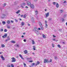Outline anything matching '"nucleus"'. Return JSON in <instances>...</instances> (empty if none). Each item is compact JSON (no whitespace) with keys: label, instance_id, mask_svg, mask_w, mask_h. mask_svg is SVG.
<instances>
[{"label":"nucleus","instance_id":"obj_9","mask_svg":"<svg viewBox=\"0 0 67 67\" xmlns=\"http://www.w3.org/2000/svg\"><path fill=\"white\" fill-rule=\"evenodd\" d=\"M24 52L25 54H26L27 53V51L26 50H25V51H24Z\"/></svg>","mask_w":67,"mask_h":67},{"label":"nucleus","instance_id":"obj_12","mask_svg":"<svg viewBox=\"0 0 67 67\" xmlns=\"http://www.w3.org/2000/svg\"><path fill=\"white\" fill-rule=\"evenodd\" d=\"M11 42L12 43H15L16 42L14 41H11Z\"/></svg>","mask_w":67,"mask_h":67},{"label":"nucleus","instance_id":"obj_48","mask_svg":"<svg viewBox=\"0 0 67 67\" xmlns=\"http://www.w3.org/2000/svg\"><path fill=\"white\" fill-rule=\"evenodd\" d=\"M7 28H8V29H10V26H8Z\"/></svg>","mask_w":67,"mask_h":67},{"label":"nucleus","instance_id":"obj_36","mask_svg":"<svg viewBox=\"0 0 67 67\" xmlns=\"http://www.w3.org/2000/svg\"><path fill=\"white\" fill-rule=\"evenodd\" d=\"M3 7H4L5 5H6V4L4 3L3 5Z\"/></svg>","mask_w":67,"mask_h":67},{"label":"nucleus","instance_id":"obj_47","mask_svg":"<svg viewBox=\"0 0 67 67\" xmlns=\"http://www.w3.org/2000/svg\"><path fill=\"white\" fill-rule=\"evenodd\" d=\"M3 15L4 16H5V14H3Z\"/></svg>","mask_w":67,"mask_h":67},{"label":"nucleus","instance_id":"obj_19","mask_svg":"<svg viewBox=\"0 0 67 67\" xmlns=\"http://www.w3.org/2000/svg\"><path fill=\"white\" fill-rule=\"evenodd\" d=\"M7 24H10V21L9 20H8L7 21Z\"/></svg>","mask_w":67,"mask_h":67},{"label":"nucleus","instance_id":"obj_61","mask_svg":"<svg viewBox=\"0 0 67 67\" xmlns=\"http://www.w3.org/2000/svg\"><path fill=\"white\" fill-rule=\"evenodd\" d=\"M27 59H30V58H27Z\"/></svg>","mask_w":67,"mask_h":67},{"label":"nucleus","instance_id":"obj_17","mask_svg":"<svg viewBox=\"0 0 67 67\" xmlns=\"http://www.w3.org/2000/svg\"><path fill=\"white\" fill-rule=\"evenodd\" d=\"M39 23L40 25V27L41 26H42V24L41 23V22H39Z\"/></svg>","mask_w":67,"mask_h":67},{"label":"nucleus","instance_id":"obj_35","mask_svg":"<svg viewBox=\"0 0 67 67\" xmlns=\"http://www.w3.org/2000/svg\"><path fill=\"white\" fill-rule=\"evenodd\" d=\"M48 26V25H47V24H46V27H47Z\"/></svg>","mask_w":67,"mask_h":67},{"label":"nucleus","instance_id":"obj_50","mask_svg":"<svg viewBox=\"0 0 67 67\" xmlns=\"http://www.w3.org/2000/svg\"><path fill=\"white\" fill-rule=\"evenodd\" d=\"M21 17H23V15H21Z\"/></svg>","mask_w":67,"mask_h":67},{"label":"nucleus","instance_id":"obj_54","mask_svg":"<svg viewBox=\"0 0 67 67\" xmlns=\"http://www.w3.org/2000/svg\"><path fill=\"white\" fill-rule=\"evenodd\" d=\"M64 19L63 18L62 19V21H64Z\"/></svg>","mask_w":67,"mask_h":67},{"label":"nucleus","instance_id":"obj_46","mask_svg":"<svg viewBox=\"0 0 67 67\" xmlns=\"http://www.w3.org/2000/svg\"><path fill=\"white\" fill-rule=\"evenodd\" d=\"M55 59H57V57H55Z\"/></svg>","mask_w":67,"mask_h":67},{"label":"nucleus","instance_id":"obj_4","mask_svg":"<svg viewBox=\"0 0 67 67\" xmlns=\"http://www.w3.org/2000/svg\"><path fill=\"white\" fill-rule=\"evenodd\" d=\"M46 15V18H47L48 16H49V12H48L47 13L45 14Z\"/></svg>","mask_w":67,"mask_h":67},{"label":"nucleus","instance_id":"obj_30","mask_svg":"<svg viewBox=\"0 0 67 67\" xmlns=\"http://www.w3.org/2000/svg\"><path fill=\"white\" fill-rule=\"evenodd\" d=\"M24 23L23 22L21 23V25H24Z\"/></svg>","mask_w":67,"mask_h":67},{"label":"nucleus","instance_id":"obj_23","mask_svg":"<svg viewBox=\"0 0 67 67\" xmlns=\"http://www.w3.org/2000/svg\"><path fill=\"white\" fill-rule=\"evenodd\" d=\"M35 46H33V49L34 51H35V50H36V49L35 48Z\"/></svg>","mask_w":67,"mask_h":67},{"label":"nucleus","instance_id":"obj_29","mask_svg":"<svg viewBox=\"0 0 67 67\" xmlns=\"http://www.w3.org/2000/svg\"><path fill=\"white\" fill-rule=\"evenodd\" d=\"M26 14H25L24 16V18H26Z\"/></svg>","mask_w":67,"mask_h":67},{"label":"nucleus","instance_id":"obj_41","mask_svg":"<svg viewBox=\"0 0 67 67\" xmlns=\"http://www.w3.org/2000/svg\"><path fill=\"white\" fill-rule=\"evenodd\" d=\"M40 63L39 62H37V64H38H38H39Z\"/></svg>","mask_w":67,"mask_h":67},{"label":"nucleus","instance_id":"obj_31","mask_svg":"<svg viewBox=\"0 0 67 67\" xmlns=\"http://www.w3.org/2000/svg\"><path fill=\"white\" fill-rule=\"evenodd\" d=\"M58 47H59L60 48H61V46H60V45H59V44H58Z\"/></svg>","mask_w":67,"mask_h":67},{"label":"nucleus","instance_id":"obj_43","mask_svg":"<svg viewBox=\"0 0 67 67\" xmlns=\"http://www.w3.org/2000/svg\"><path fill=\"white\" fill-rule=\"evenodd\" d=\"M52 20V18H50L48 20L49 21H50V20Z\"/></svg>","mask_w":67,"mask_h":67},{"label":"nucleus","instance_id":"obj_18","mask_svg":"<svg viewBox=\"0 0 67 67\" xmlns=\"http://www.w3.org/2000/svg\"><path fill=\"white\" fill-rule=\"evenodd\" d=\"M43 37V38H46V36L44 35H42Z\"/></svg>","mask_w":67,"mask_h":67},{"label":"nucleus","instance_id":"obj_2","mask_svg":"<svg viewBox=\"0 0 67 67\" xmlns=\"http://www.w3.org/2000/svg\"><path fill=\"white\" fill-rule=\"evenodd\" d=\"M27 5L29 6L31 5V2L29 1H27Z\"/></svg>","mask_w":67,"mask_h":67},{"label":"nucleus","instance_id":"obj_58","mask_svg":"<svg viewBox=\"0 0 67 67\" xmlns=\"http://www.w3.org/2000/svg\"><path fill=\"white\" fill-rule=\"evenodd\" d=\"M55 40H55V39H53V41H55Z\"/></svg>","mask_w":67,"mask_h":67},{"label":"nucleus","instance_id":"obj_63","mask_svg":"<svg viewBox=\"0 0 67 67\" xmlns=\"http://www.w3.org/2000/svg\"><path fill=\"white\" fill-rule=\"evenodd\" d=\"M22 37H24V36L22 35Z\"/></svg>","mask_w":67,"mask_h":67},{"label":"nucleus","instance_id":"obj_45","mask_svg":"<svg viewBox=\"0 0 67 67\" xmlns=\"http://www.w3.org/2000/svg\"><path fill=\"white\" fill-rule=\"evenodd\" d=\"M53 37H56V36H54V35H53Z\"/></svg>","mask_w":67,"mask_h":67},{"label":"nucleus","instance_id":"obj_60","mask_svg":"<svg viewBox=\"0 0 67 67\" xmlns=\"http://www.w3.org/2000/svg\"><path fill=\"white\" fill-rule=\"evenodd\" d=\"M10 38H8V39H7V40H10Z\"/></svg>","mask_w":67,"mask_h":67},{"label":"nucleus","instance_id":"obj_39","mask_svg":"<svg viewBox=\"0 0 67 67\" xmlns=\"http://www.w3.org/2000/svg\"><path fill=\"white\" fill-rule=\"evenodd\" d=\"M15 22H18V20H16V19H15Z\"/></svg>","mask_w":67,"mask_h":67},{"label":"nucleus","instance_id":"obj_16","mask_svg":"<svg viewBox=\"0 0 67 67\" xmlns=\"http://www.w3.org/2000/svg\"><path fill=\"white\" fill-rule=\"evenodd\" d=\"M56 7L57 8H58L59 7V4L57 3L56 4Z\"/></svg>","mask_w":67,"mask_h":67},{"label":"nucleus","instance_id":"obj_1","mask_svg":"<svg viewBox=\"0 0 67 67\" xmlns=\"http://www.w3.org/2000/svg\"><path fill=\"white\" fill-rule=\"evenodd\" d=\"M11 59H12V60L11 61L12 62H16V60L15 59V58H14V57L12 58H11Z\"/></svg>","mask_w":67,"mask_h":67},{"label":"nucleus","instance_id":"obj_34","mask_svg":"<svg viewBox=\"0 0 67 67\" xmlns=\"http://www.w3.org/2000/svg\"><path fill=\"white\" fill-rule=\"evenodd\" d=\"M11 66L12 67H14V66L13 65V64H11Z\"/></svg>","mask_w":67,"mask_h":67},{"label":"nucleus","instance_id":"obj_42","mask_svg":"<svg viewBox=\"0 0 67 67\" xmlns=\"http://www.w3.org/2000/svg\"><path fill=\"white\" fill-rule=\"evenodd\" d=\"M53 4L54 5H55L56 4V3L55 2H53Z\"/></svg>","mask_w":67,"mask_h":67},{"label":"nucleus","instance_id":"obj_64","mask_svg":"<svg viewBox=\"0 0 67 67\" xmlns=\"http://www.w3.org/2000/svg\"><path fill=\"white\" fill-rule=\"evenodd\" d=\"M30 59H32V58L31 57H30V58H29Z\"/></svg>","mask_w":67,"mask_h":67},{"label":"nucleus","instance_id":"obj_56","mask_svg":"<svg viewBox=\"0 0 67 67\" xmlns=\"http://www.w3.org/2000/svg\"><path fill=\"white\" fill-rule=\"evenodd\" d=\"M66 1H64V3H66Z\"/></svg>","mask_w":67,"mask_h":67},{"label":"nucleus","instance_id":"obj_27","mask_svg":"<svg viewBox=\"0 0 67 67\" xmlns=\"http://www.w3.org/2000/svg\"><path fill=\"white\" fill-rule=\"evenodd\" d=\"M5 46H4V44H3L1 46L2 47H3V48Z\"/></svg>","mask_w":67,"mask_h":67},{"label":"nucleus","instance_id":"obj_15","mask_svg":"<svg viewBox=\"0 0 67 67\" xmlns=\"http://www.w3.org/2000/svg\"><path fill=\"white\" fill-rule=\"evenodd\" d=\"M15 47H19V44H16L15 45Z\"/></svg>","mask_w":67,"mask_h":67},{"label":"nucleus","instance_id":"obj_37","mask_svg":"<svg viewBox=\"0 0 67 67\" xmlns=\"http://www.w3.org/2000/svg\"><path fill=\"white\" fill-rule=\"evenodd\" d=\"M33 66H34L35 65V63H33L32 64V66H33Z\"/></svg>","mask_w":67,"mask_h":67},{"label":"nucleus","instance_id":"obj_40","mask_svg":"<svg viewBox=\"0 0 67 67\" xmlns=\"http://www.w3.org/2000/svg\"><path fill=\"white\" fill-rule=\"evenodd\" d=\"M29 62L30 63H32V62H33V61L32 60H30L29 61Z\"/></svg>","mask_w":67,"mask_h":67},{"label":"nucleus","instance_id":"obj_14","mask_svg":"<svg viewBox=\"0 0 67 67\" xmlns=\"http://www.w3.org/2000/svg\"><path fill=\"white\" fill-rule=\"evenodd\" d=\"M33 44H35V42L34 41V40H32Z\"/></svg>","mask_w":67,"mask_h":67},{"label":"nucleus","instance_id":"obj_55","mask_svg":"<svg viewBox=\"0 0 67 67\" xmlns=\"http://www.w3.org/2000/svg\"><path fill=\"white\" fill-rule=\"evenodd\" d=\"M32 54H33V55H34L35 54V53H32Z\"/></svg>","mask_w":67,"mask_h":67},{"label":"nucleus","instance_id":"obj_20","mask_svg":"<svg viewBox=\"0 0 67 67\" xmlns=\"http://www.w3.org/2000/svg\"><path fill=\"white\" fill-rule=\"evenodd\" d=\"M24 67H27V66H26V64L25 63H24Z\"/></svg>","mask_w":67,"mask_h":67},{"label":"nucleus","instance_id":"obj_5","mask_svg":"<svg viewBox=\"0 0 67 67\" xmlns=\"http://www.w3.org/2000/svg\"><path fill=\"white\" fill-rule=\"evenodd\" d=\"M35 32L37 34H39L40 33V32L37 30H35Z\"/></svg>","mask_w":67,"mask_h":67},{"label":"nucleus","instance_id":"obj_26","mask_svg":"<svg viewBox=\"0 0 67 67\" xmlns=\"http://www.w3.org/2000/svg\"><path fill=\"white\" fill-rule=\"evenodd\" d=\"M2 23H3V24H5V22L4 21H3L2 22Z\"/></svg>","mask_w":67,"mask_h":67},{"label":"nucleus","instance_id":"obj_7","mask_svg":"<svg viewBox=\"0 0 67 67\" xmlns=\"http://www.w3.org/2000/svg\"><path fill=\"white\" fill-rule=\"evenodd\" d=\"M44 63H48V60L47 59H45Z\"/></svg>","mask_w":67,"mask_h":67},{"label":"nucleus","instance_id":"obj_38","mask_svg":"<svg viewBox=\"0 0 67 67\" xmlns=\"http://www.w3.org/2000/svg\"><path fill=\"white\" fill-rule=\"evenodd\" d=\"M52 46L53 47H54V44H52Z\"/></svg>","mask_w":67,"mask_h":67},{"label":"nucleus","instance_id":"obj_32","mask_svg":"<svg viewBox=\"0 0 67 67\" xmlns=\"http://www.w3.org/2000/svg\"><path fill=\"white\" fill-rule=\"evenodd\" d=\"M4 32H7V29H4Z\"/></svg>","mask_w":67,"mask_h":67},{"label":"nucleus","instance_id":"obj_21","mask_svg":"<svg viewBox=\"0 0 67 67\" xmlns=\"http://www.w3.org/2000/svg\"><path fill=\"white\" fill-rule=\"evenodd\" d=\"M20 12V10H18L17 11V12H16V13L17 14H18V13H19Z\"/></svg>","mask_w":67,"mask_h":67},{"label":"nucleus","instance_id":"obj_59","mask_svg":"<svg viewBox=\"0 0 67 67\" xmlns=\"http://www.w3.org/2000/svg\"><path fill=\"white\" fill-rule=\"evenodd\" d=\"M23 34H24V35L25 34V32L23 33Z\"/></svg>","mask_w":67,"mask_h":67},{"label":"nucleus","instance_id":"obj_22","mask_svg":"<svg viewBox=\"0 0 67 67\" xmlns=\"http://www.w3.org/2000/svg\"><path fill=\"white\" fill-rule=\"evenodd\" d=\"M37 13H38L37 11H35V14L36 15H37Z\"/></svg>","mask_w":67,"mask_h":67},{"label":"nucleus","instance_id":"obj_24","mask_svg":"<svg viewBox=\"0 0 67 67\" xmlns=\"http://www.w3.org/2000/svg\"><path fill=\"white\" fill-rule=\"evenodd\" d=\"M3 29H0V32H2V31H3Z\"/></svg>","mask_w":67,"mask_h":67},{"label":"nucleus","instance_id":"obj_11","mask_svg":"<svg viewBox=\"0 0 67 67\" xmlns=\"http://www.w3.org/2000/svg\"><path fill=\"white\" fill-rule=\"evenodd\" d=\"M1 57L2 58V60H4L5 59H4V57H3V56L2 55L1 56Z\"/></svg>","mask_w":67,"mask_h":67},{"label":"nucleus","instance_id":"obj_53","mask_svg":"<svg viewBox=\"0 0 67 67\" xmlns=\"http://www.w3.org/2000/svg\"><path fill=\"white\" fill-rule=\"evenodd\" d=\"M8 67H11V66L9 65H8Z\"/></svg>","mask_w":67,"mask_h":67},{"label":"nucleus","instance_id":"obj_10","mask_svg":"<svg viewBox=\"0 0 67 67\" xmlns=\"http://www.w3.org/2000/svg\"><path fill=\"white\" fill-rule=\"evenodd\" d=\"M19 56L21 57V58L22 59H24V58H23V57H22V55L21 54H20L19 55Z\"/></svg>","mask_w":67,"mask_h":67},{"label":"nucleus","instance_id":"obj_33","mask_svg":"<svg viewBox=\"0 0 67 67\" xmlns=\"http://www.w3.org/2000/svg\"><path fill=\"white\" fill-rule=\"evenodd\" d=\"M37 30V28L36 27L35 28V30Z\"/></svg>","mask_w":67,"mask_h":67},{"label":"nucleus","instance_id":"obj_6","mask_svg":"<svg viewBox=\"0 0 67 67\" xmlns=\"http://www.w3.org/2000/svg\"><path fill=\"white\" fill-rule=\"evenodd\" d=\"M30 7L31 8L34 9V5L33 4H31L30 5Z\"/></svg>","mask_w":67,"mask_h":67},{"label":"nucleus","instance_id":"obj_28","mask_svg":"<svg viewBox=\"0 0 67 67\" xmlns=\"http://www.w3.org/2000/svg\"><path fill=\"white\" fill-rule=\"evenodd\" d=\"M52 62V60L50 59V61H48V63H51V62Z\"/></svg>","mask_w":67,"mask_h":67},{"label":"nucleus","instance_id":"obj_3","mask_svg":"<svg viewBox=\"0 0 67 67\" xmlns=\"http://www.w3.org/2000/svg\"><path fill=\"white\" fill-rule=\"evenodd\" d=\"M25 5H26V3H23L21 5V7H22V8H24V7H23V6H25Z\"/></svg>","mask_w":67,"mask_h":67},{"label":"nucleus","instance_id":"obj_49","mask_svg":"<svg viewBox=\"0 0 67 67\" xmlns=\"http://www.w3.org/2000/svg\"><path fill=\"white\" fill-rule=\"evenodd\" d=\"M45 22L46 23V24H47V21H45Z\"/></svg>","mask_w":67,"mask_h":67},{"label":"nucleus","instance_id":"obj_25","mask_svg":"<svg viewBox=\"0 0 67 67\" xmlns=\"http://www.w3.org/2000/svg\"><path fill=\"white\" fill-rule=\"evenodd\" d=\"M63 10H60V12L61 13H62L63 12Z\"/></svg>","mask_w":67,"mask_h":67},{"label":"nucleus","instance_id":"obj_44","mask_svg":"<svg viewBox=\"0 0 67 67\" xmlns=\"http://www.w3.org/2000/svg\"><path fill=\"white\" fill-rule=\"evenodd\" d=\"M26 39H24V41L25 42H26Z\"/></svg>","mask_w":67,"mask_h":67},{"label":"nucleus","instance_id":"obj_57","mask_svg":"<svg viewBox=\"0 0 67 67\" xmlns=\"http://www.w3.org/2000/svg\"><path fill=\"white\" fill-rule=\"evenodd\" d=\"M63 44H65V42H63Z\"/></svg>","mask_w":67,"mask_h":67},{"label":"nucleus","instance_id":"obj_52","mask_svg":"<svg viewBox=\"0 0 67 67\" xmlns=\"http://www.w3.org/2000/svg\"><path fill=\"white\" fill-rule=\"evenodd\" d=\"M25 7L26 8H29V7L27 6H26Z\"/></svg>","mask_w":67,"mask_h":67},{"label":"nucleus","instance_id":"obj_62","mask_svg":"<svg viewBox=\"0 0 67 67\" xmlns=\"http://www.w3.org/2000/svg\"><path fill=\"white\" fill-rule=\"evenodd\" d=\"M55 42H57V41H58L57 40H55Z\"/></svg>","mask_w":67,"mask_h":67},{"label":"nucleus","instance_id":"obj_13","mask_svg":"<svg viewBox=\"0 0 67 67\" xmlns=\"http://www.w3.org/2000/svg\"><path fill=\"white\" fill-rule=\"evenodd\" d=\"M41 28L42 30H44V27H43V26H41Z\"/></svg>","mask_w":67,"mask_h":67},{"label":"nucleus","instance_id":"obj_51","mask_svg":"<svg viewBox=\"0 0 67 67\" xmlns=\"http://www.w3.org/2000/svg\"><path fill=\"white\" fill-rule=\"evenodd\" d=\"M38 30H41V28H38Z\"/></svg>","mask_w":67,"mask_h":67},{"label":"nucleus","instance_id":"obj_8","mask_svg":"<svg viewBox=\"0 0 67 67\" xmlns=\"http://www.w3.org/2000/svg\"><path fill=\"white\" fill-rule=\"evenodd\" d=\"M7 34H6L4 36H2V37H3V38H4V37H7Z\"/></svg>","mask_w":67,"mask_h":67}]
</instances>
